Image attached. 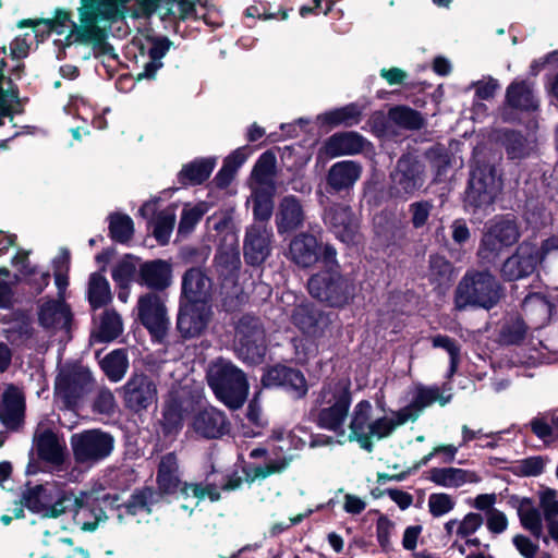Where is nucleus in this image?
Returning <instances> with one entry per match:
<instances>
[{
    "mask_svg": "<svg viewBox=\"0 0 558 558\" xmlns=\"http://www.w3.org/2000/svg\"><path fill=\"white\" fill-rule=\"evenodd\" d=\"M506 101L509 107L522 111H534L538 108L532 86L524 81L513 82L507 87Z\"/></svg>",
    "mask_w": 558,
    "mask_h": 558,
    "instance_id": "nucleus-36",
    "label": "nucleus"
},
{
    "mask_svg": "<svg viewBox=\"0 0 558 558\" xmlns=\"http://www.w3.org/2000/svg\"><path fill=\"white\" fill-rule=\"evenodd\" d=\"M294 325L307 337L320 339L329 328V318L320 311L306 305L298 306L292 315Z\"/></svg>",
    "mask_w": 558,
    "mask_h": 558,
    "instance_id": "nucleus-20",
    "label": "nucleus"
},
{
    "mask_svg": "<svg viewBox=\"0 0 558 558\" xmlns=\"http://www.w3.org/2000/svg\"><path fill=\"white\" fill-rule=\"evenodd\" d=\"M502 181L496 168L489 163H477L471 171L465 192V206L473 214H486L500 193Z\"/></svg>",
    "mask_w": 558,
    "mask_h": 558,
    "instance_id": "nucleus-4",
    "label": "nucleus"
},
{
    "mask_svg": "<svg viewBox=\"0 0 558 558\" xmlns=\"http://www.w3.org/2000/svg\"><path fill=\"white\" fill-rule=\"evenodd\" d=\"M209 225L218 233H225L226 240L236 242L232 216L228 213L216 214L208 219Z\"/></svg>",
    "mask_w": 558,
    "mask_h": 558,
    "instance_id": "nucleus-64",
    "label": "nucleus"
},
{
    "mask_svg": "<svg viewBox=\"0 0 558 558\" xmlns=\"http://www.w3.org/2000/svg\"><path fill=\"white\" fill-rule=\"evenodd\" d=\"M292 461V457H282L269 460L264 466H255L252 470L253 480L266 478L271 474L283 472Z\"/></svg>",
    "mask_w": 558,
    "mask_h": 558,
    "instance_id": "nucleus-62",
    "label": "nucleus"
},
{
    "mask_svg": "<svg viewBox=\"0 0 558 558\" xmlns=\"http://www.w3.org/2000/svg\"><path fill=\"white\" fill-rule=\"evenodd\" d=\"M506 245L501 244L499 240L495 239L488 231L484 233L477 256L482 264H493L498 258L501 251Z\"/></svg>",
    "mask_w": 558,
    "mask_h": 558,
    "instance_id": "nucleus-53",
    "label": "nucleus"
},
{
    "mask_svg": "<svg viewBox=\"0 0 558 558\" xmlns=\"http://www.w3.org/2000/svg\"><path fill=\"white\" fill-rule=\"evenodd\" d=\"M434 348L445 350L450 356V373L453 374L460 362L461 347L457 340L446 335H435L430 337Z\"/></svg>",
    "mask_w": 558,
    "mask_h": 558,
    "instance_id": "nucleus-54",
    "label": "nucleus"
},
{
    "mask_svg": "<svg viewBox=\"0 0 558 558\" xmlns=\"http://www.w3.org/2000/svg\"><path fill=\"white\" fill-rule=\"evenodd\" d=\"M538 263L539 248L533 243L523 242L515 253L504 262L500 272L507 281L519 280L532 275Z\"/></svg>",
    "mask_w": 558,
    "mask_h": 558,
    "instance_id": "nucleus-14",
    "label": "nucleus"
},
{
    "mask_svg": "<svg viewBox=\"0 0 558 558\" xmlns=\"http://www.w3.org/2000/svg\"><path fill=\"white\" fill-rule=\"evenodd\" d=\"M373 405L367 400L360 401L353 409L350 421V435H363L366 436L372 420Z\"/></svg>",
    "mask_w": 558,
    "mask_h": 558,
    "instance_id": "nucleus-47",
    "label": "nucleus"
},
{
    "mask_svg": "<svg viewBox=\"0 0 558 558\" xmlns=\"http://www.w3.org/2000/svg\"><path fill=\"white\" fill-rule=\"evenodd\" d=\"M215 167V160L210 158L198 159L186 166L179 173L182 183L201 184L207 180Z\"/></svg>",
    "mask_w": 558,
    "mask_h": 558,
    "instance_id": "nucleus-43",
    "label": "nucleus"
},
{
    "mask_svg": "<svg viewBox=\"0 0 558 558\" xmlns=\"http://www.w3.org/2000/svg\"><path fill=\"white\" fill-rule=\"evenodd\" d=\"M437 400H440L442 405L447 402V400L440 399L438 388H418L412 402L403 409H410L411 413L415 415L414 417L410 418V421H415L422 410L429 407Z\"/></svg>",
    "mask_w": 558,
    "mask_h": 558,
    "instance_id": "nucleus-50",
    "label": "nucleus"
},
{
    "mask_svg": "<svg viewBox=\"0 0 558 558\" xmlns=\"http://www.w3.org/2000/svg\"><path fill=\"white\" fill-rule=\"evenodd\" d=\"M192 427L198 436L215 439L229 432V422L223 412L216 408H206L194 415Z\"/></svg>",
    "mask_w": 558,
    "mask_h": 558,
    "instance_id": "nucleus-19",
    "label": "nucleus"
},
{
    "mask_svg": "<svg viewBox=\"0 0 558 558\" xmlns=\"http://www.w3.org/2000/svg\"><path fill=\"white\" fill-rule=\"evenodd\" d=\"M236 242H229L221 246L215 257L217 270L223 277L233 276L241 266L240 253Z\"/></svg>",
    "mask_w": 558,
    "mask_h": 558,
    "instance_id": "nucleus-41",
    "label": "nucleus"
},
{
    "mask_svg": "<svg viewBox=\"0 0 558 558\" xmlns=\"http://www.w3.org/2000/svg\"><path fill=\"white\" fill-rule=\"evenodd\" d=\"M454 506V499L448 494L434 493L428 497V509L430 514L435 518L449 513Z\"/></svg>",
    "mask_w": 558,
    "mask_h": 558,
    "instance_id": "nucleus-61",
    "label": "nucleus"
},
{
    "mask_svg": "<svg viewBox=\"0 0 558 558\" xmlns=\"http://www.w3.org/2000/svg\"><path fill=\"white\" fill-rule=\"evenodd\" d=\"M428 279L430 282L441 287L448 286L452 280V265L444 256L434 254L428 259Z\"/></svg>",
    "mask_w": 558,
    "mask_h": 558,
    "instance_id": "nucleus-48",
    "label": "nucleus"
},
{
    "mask_svg": "<svg viewBox=\"0 0 558 558\" xmlns=\"http://www.w3.org/2000/svg\"><path fill=\"white\" fill-rule=\"evenodd\" d=\"M211 315V307L207 302L180 301L177 330L185 339L198 337L207 328Z\"/></svg>",
    "mask_w": 558,
    "mask_h": 558,
    "instance_id": "nucleus-12",
    "label": "nucleus"
},
{
    "mask_svg": "<svg viewBox=\"0 0 558 558\" xmlns=\"http://www.w3.org/2000/svg\"><path fill=\"white\" fill-rule=\"evenodd\" d=\"M87 295L93 308L107 305L112 300L110 284L99 272H93L88 279Z\"/></svg>",
    "mask_w": 558,
    "mask_h": 558,
    "instance_id": "nucleus-40",
    "label": "nucleus"
},
{
    "mask_svg": "<svg viewBox=\"0 0 558 558\" xmlns=\"http://www.w3.org/2000/svg\"><path fill=\"white\" fill-rule=\"evenodd\" d=\"M25 410V400L22 391L9 386L3 392L0 404V421L8 428L15 429L21 424Z\"/></svg>",
    "mask_w": 558,
    "mask_h": 558,
    "instance_id": "nucleus-26",
    "label": "nucleus"
},
{
    "mask_svg": "<svg viewBox=\"0 0 558 558\" xmlns=\"http://www.w3.org/2000/svg\"><path fill=\"white\" fill-rule=\"evenodd\" d=\"M501 244L510 246L519 239V230L513 220L500 219L495 221L487 230Z\"/></svg>",
    "mask_w": 558,
    "mask_h": 558,
    "instance_id": "nucleus-51",
    "label": "nucleus"
},
{
    "mask_svg": "<svg viewBox=\"0 0 558 558\" xmlns=\"http://www.w3.org/2000/svg\"><path fill=\"white\" fill-rule=\"evenodd\" d=\"M425 182V167L412 155L401 156L390 173L389 194L392 197L408 199Z\"/></svg>",
    "mask_w": 558,
    "mask_h": 558,
    "instance_id": "nucleus-10",
    "label": "nucleus"
},
{
    "mask_svg": "<svg viewBox=\"0 0 558 558\" xmlns=\"http://www.w3.org/2000/svg\"><path fill=\"white\" fill-rule=\"evenodd\" d=\"M525 333V323L520 318L511 319L502 326L500 340L505 344H518L524 339Z\"/></svg>",
    "mask_w": 558,
    "mask_h": 558,
    "instance_id": "nucleus-59",
    "label": "nucleus"
},
{
    "mask_svg": "<svg viewBox=\"0 0 558 558\" xmlns=\"http://www.w3.org/2000/svg\"><path fill=\"white\" fill-rule=\"evenodd\" d=\"M175 222V215L171 210L160 211L154 222V235L160 244H167Z\"/></svg>",
    "mask_w": 558,
    "mask_h": 558,
    "instance_id": "nucleus-56",
    "label": "nucleus"
},
{
    "mask_svg": "<svg viewBox=\"0 0 558 558\" xmlns=\"http://www.w3.org/2000/svg\"><path fill=\"white\" fill-rule=\"evenodd\" d=\"M3 77H0V126L8 121L14 128L13 112L14 104H17V93L15 90L4 89L2 86Z\"/></svg>",
    "mask_w": 558,
    "mask_h": 558,
    "instance_id": "nucleus-58",
    "label": "nucleus"
},
{
    "mask_svg": "<svg viewBox=\"0 0 558 558\" xmlns=\"http://www.w3.org/2000/svg\"><path fill=\"white\" fill-rule=\"evenodd\" d=\"M325 223L341 242L353 243L357 236V219L349 206L332 205L324 215Z\"/></svg>",
    "mask_w": 558,
    "mask_h": 558,
    "instance_id": "nucleus-16",
    "label": "nucleus"
},
{
    "mask_svg": "<svg viewBox=\"0 0 558 558\" xmlns=\"http://www.w3.org/2000/svg\"><path fill=\"white\" fill-rule=\"evenodd\" d=\"M366 141L355 132H342L330 136L325 145V154L331 158L355 155L363 150Z\"/></svg>",
    "mask_w": 558,
    "mask_h": 558,
    "instance_id": "nucleus-28",
    "label": "nucleus"
},
{
    "mask_svg": "<svg viewBox=\"0 0 558 558\" xmlns=\"http://www.w3.org/2000/svg\"><path fill=\"white\" fill-rule=\"evenodd\" d=\"M74 460L82 465L93 466L107 459L114 448V438L101 429H88L71 436Z\"/></svg>",
    "mask_w": 558,
    "mask_h": 558,
    "instance_id": "nucleus-6",
    "label": "nucleus"
},
{
    "mask_svg": "<svg viewBox=\"0 0 558 558\" xmlns=\"http://www.w3.org/2000/svg\"><path fill=\"white\" fill-rule=\"evenodd\" d=\"M157 484L160 494H173L178 489L181 490L183 484L180 478L179 463L174 453L170 452L161 458L157 472Z\"/></svg>",
    "mask_w": 558,
    "mask_h": 558,
    "instance_id": "nucleus-32",
    "label": "nucleus"
},
{
    "mask_svg": "<svg viewBox=\"0 0 558 558\" xmlns=\"http://www.w3.org/2000/svg\"><path fill=\"white\" fill-rule=\"evenodd\" d=\"M311 295L330 306H342L353 296L354 287L350 279L335 269L313 275L307 283Z\"/></svg>",
    "mask_w": 558,
    "mask_h": 558,
    "instance_id": "nucleus-7",
    "label": "nucleus"
},
{
    "mask_svg": "<svg viewBox=\"0 0 558 558\" xmlns=\"http://www.w3.org/2000/svg\"><path fill=\"white\" fill-rule=\"evenodd\" d=\"M211 280L201 267L187 269L182 277L181 300L185 302H206Z\"/></svg>",
    "mask_w": 558,
    "mask_h": 558,
    "instance_id": "nucleus-23",
    "label": "nucleus"
},
{
    "mask_svg": "<svg viewBox=\"0 0 558 558\" xmlns=\"http://www.w3.org/2000/svg\"><path fill=\"white\" fill-rule=\"evenodd\" d=\"M38 316L43 327L53 330L68 329L72 319L71 311L63 300L45 301Z\"/></svg>",
    "mask_w": 558,
    "mask_h": 558,
    "instance_id": "nucleus-27",
    "label": "nucleus"
},
{
    "mask_svg": "<svg viewBox=\"0 0 558 558\" xmlns=\"http://www.w3.org/2000/svg\"><path fill=\"white\" fill-rule=\"evenodd\" d=\"M362 174V166L353 160L333 163L327 173L328 190L335 193L350 191Z\"/></svg>",
    "mask_w": 558,
    "mask_h": 558,
    "instance_id": "nucleus-21",
    "label": "nucleus"
},
{
    "mask_svg": "<svg viewBox=\"0 0 558 558\" xmlns=\"http://www.w3.org/2000/svg\"><path fill=\"white\" fill-rule=\"evenodd\" d=\"M305 211L299 198L293 195L282 197L275 214V223L279 234L301 229L305 221Z\"/></svg>",
    "mask_w": 558,
    "mask_h": 558,
    "instance_id": "nucleus-18",
    "label": "nucleus"
},
{
    "mask_svg": "<svg viewBox=\"0 0 558 558\" xmlns=\"http://www.w3.org/2000/svg\"><path fill=\"white\" fill-rule=\"evenodd\" d=\"M100 365L111 381L121 380L129 367L125 351L122 349L112 351L102 359Z\"/></svg>",
    "mask_w": 558,
    "mask_h": 558,
    "instance_id": "nucleus-45",
    "label": "nucleus"
},
{
    "mask_svg": "<svg viewBox=\"0 0 558 558\" xmlns=\"http://www.w3.org/2000/svg\"><path fill=\"white\" fill-rule=\"evenodd\" d=\"M123 400L134 412L148 409L157 400L156 384L148 375L134 374L123 386Z\"/></svg>",
    "mask_w": 558,
    "mask_h": 558,
    "instance_id": "nucleus-15",
    "label": "nucleus"
},
{
    "mask_svg": "<svg viewBox=\"0 0 558 558\" xmlns=\"http://www.w3.org/2000/svg\"><path fill=\"white\" fill-rule=\"evenodd\" d=\"M235 350L243 361L257 364L266 352L265 329L260 319L245 314L235 325Z\"/></svg>",
    "mask_w": 558,
    "mask_h": 558,
    "instance_id": "nucleus-8",
    "label": "nucleus"
},
{
    "mask_svg": "<svg viewBox=\"0 0 558 558\" xmlns=\"http://www.w3.org/2000/svg\"><path fill=\"white\" fill-rule=\"evenodd\" d=\"M428 480L438 486L457 489L466 484H476L482 478L472 470L445 466L432 468L428 471Z\"/></svg>",
    "mask_w": 558,
    "mask_h": 558,
    "instance_id": "nucleus-24",
    "label": "nucleus"
},
{
    "mask_svg": "<svg viewBox=\"0 0 558 558\" xmlns=\"http://www.w3.org/2000/svg\"><path fill=\"white\" fill-rule=\"evenodd\" d=\"M361 117L360 109L356 105H348L345 107L329 111L320 116V119L330 125L343 124L352 126L359 123Z\"/></svg>",
    "mask_w": 558,
    "mask_h": 558,
    "instance_id": "nucleus-49",
    "label": "nucleus"
},
{
    "mask_svg": "<svg viewBox=\"0 0 558 558\" xmlns=\"http://www.w3.org/2000/svg\"><path fill=\"white\" fill-rule=\"evenodd\" d=\"M89 495L81 492L74 495L72 492L58 490L56 488L54 497L49 506L46 518H58L66 511L74 512V520L83 531L96 530L100 521H105L107 517L101 509L87 510V499Z\"/></svg>",
    "mask_w": 558,
    "mask_h": 558,
    "instance_id": "nucleus-5",
    "label": "nucleus"
},
{
    "mask_svg": "<svg viewBox=\"0 0 558 558\" xmlns=\"http://www.w3.org/2000/svg\"><path fill=\"white\" fill-rule=\"evenodd\" d=\"M0 323L3 325L2 332L7 340L12 344L25 343L33 333L29 318L22 313H10L0 316Z\"/></svg>",
    "mask_w": 558,
    "mask_h": 558,
    "instance_id": "nucleus-30",
    "label": "nucleus"
},
{
    "mask_svg": "<svg viewBox=\"0 0 558 558\" xmlns=\"http://www.w3.org/2000/svg\"><path fill=\"white\" fill-rule=\"evenodd\" d=\"M35 446L38 456L52 464L63 462V448L51 430H44L35 436Z\"/></svg>",
    "mask_w": 558,
    "mask_h": 558,
    "instance_id": "nucleus-38",
    "label": "nucleus"
},
{
    "mask_svg": "<svg viewBox=\"0 0 558 558\" xmlns=\"http://www.w3.org/2000/svg\"><path fill=\"white\" fill-rule=\"evenodd\" d=\"M553 306L550 302L541 293H532L524 298L522 311L535 328H539L548 323Z\"/></svg>",
    "mask_w": 558,
    "mask_h": 558,
    "instance_id": "nucleus-35",
    "label": "nucleus"
},
{
    "mask_svg": "<svg viewBox=\"0 0 558 558\" xmlns=\"http://www.w3.org/2000/svg\"><path fill=\"white\" fill-rule=\"evenodd\" d=\"M505 291L498 279L487 270L470 269L459 281L454 291V306L490 310L504 298Z\"/></svg>",
    "mask_w": 558,
    "mask_h": 558,
    "instance_id": "nucleus-1",
    "label": "nucleus"
},
{
    "mask_svg": "<svg viewBox=\"0 0 558 558\" xmlns=\"http://www.w3.org/2000/svg\"><path fill=\"white\" fill-rule=\"evenodd\" d=\"M315 422L324 429L344 434L343 424L351 405L350 384L345 380H332L320 389L316 399Z\"/></svg>",
    "mask_w": 558,
    "mask_h": 558,
    "instance_id": "nucleus-2",
    "label": "nucleus"
},
{
    "mask_svg": "<svg viewBox=\"0 0 558 558\" xmlns=\"http://www.w3.org/2000/svg\"><path fill=\"white\" fill-rule=\"evenodd\" d=\"M162 495L151 487L135 490L125 504L126 513L137 515L143 512L150 513L151 507L161 501Z\"/></svg>",
    "mask_w": 558,
    "mask_h": 558,
    "instance_id": "nucleus-39",
    "label": "nucleus"
},
{
    "mask_svg": "<svg viewBox=\"0 0 558 558\" xmlns=\"http://www.w3.org/2000/svg\"><path fill=\"white\" fill-rule=\"evenodd\" d=\"M109 230L112 239L120 243L128 242L134 232L133 221L126 215H111Z\"/></svg>",
    "mask_w": 558,
    "mask_h": 558,
    "instance_id": "nucleus-52",
    "label": "nucleus"
},
{
    "mask_svg": "<svg viewBox=\"0 0 558 558\" xmlns=\"http://www.w3.org/2000/svg\"><path fill=\"white\" fill-rule=\"evenodd\" d=\"M54 492L56 487L48 484L27 487L22 494V506L46 518Z\"/></svg>",
    "mask_w": 558,
    "mask_h": 558,
    "instance_id": "nucleus-34",
    "label": "nucleus"
},
{
    "mask_svg": "<svg viewBox=\"0 0 558 558\" xmlns=\"http://www.w3.org/2000/svg\"><path fill=\"white\" fill-rule=\"evenodd\" d=\"M207 381L216 397L228 408H241L247 397L248 385L244 373L223 359L213 362L207 369Z\"/></svg>",
    "mask_w": 558,
    "mask_h": 558,
    "instance_id": "nucleus-3",
    "label": "nucleus"
},
{
    "mask_svg": "<svg viewBox=\"0 0 558 558\" xmlns=\"http://www.w3.org/2000/svg\"><path fill=\"white\" fill-rule=\"evenodd\" d=\"M539 507L546 525L558 520V497L556 490L546 488L539 492Z\"/></svg>",
    "mask_w": 558,
    "mask_h": 558,
    "instance_id": "nucleus-60",
    "label": "nucleus"
},
{
    "mask_svg": "<svg viewBox=\"0 0 558 558\" xmlns=\"http://www.w3.org/2000/svg\"><path fill=\"white\" fill-rule=\"evenodd\" d=\"M509 505L517 510L521 525L535 538H539L543 535L542 514L534 507L532 500L530 498L512 496L509 499Z\"/></svg>",
    "mask_w": 558,
    "mask_h": 558,
    "instance_id": "nucleus-31",
    "label": "nucleus"
},
{
    "mask_svg": "<svg viewBox=\"0 0 558 558\" xmlns=\"http://www.w3.org/2000/svg\"><path fill=\"white\" fill-rule=\"evenodd\" d=\"M137 317L157 342H165L170 330V318L166 300L155 292L142 294L136 304Z\"/></svg>",
    "mask_w": 558,
    "mask_h": 558,
    "instance_id": "nucleus-9",
    "label": "nucleus"
},
{
    "mask_svg": "<svg viewBox=\"0 0 558 558\" xmlns=\"http://www.w3.org/2000/svg\"><path fill=\"white\" fill-rule=\"evenodd\" d=\"M268 386H282L291 390L296 398H301L307 392V385L303 374L290 367L277 365L268 371L264 378Z\"/></svg>",
    "mask_w": 558,
    "mask_h": 558,
    "instance_id": "nucleus-25",
    "label": "nucleus"
},
{
    "mask_svg": "<svg viewBox=\"0 0 558 558\" xmlns=\"http://www.w3.org/2000/svg\"><path fill=\"white\" fill-rule=\"evenodd\" d=\"M251 190L252 193L250 201L253 203V215L255 219L254 223L268 225V220L270 219L274 210L272 197L276 191L254 189Z\"/></svg>",
    "mask_w": 558,
    "mask_h": 558,
    "instance_id": "nucleus-42",
    "label": "nucleus"
},
{
    "mask_svg": "<svg viewBox=\"0 0 558 558\" xmlns=\"http://www.w3.org/2000/svg\"><path fill=\"white\" fill-rule=\"evenodd\" d=\"M274 233L266 223H252L246 228L243 241L245 262L252 266L263 264L271 254Z\"/></svg>",
    "mask_w": 558,
    "mask_h": 558,
    "instance_id": "nucleus-13",
    "label": "nucleus"
},
{
    "mask_svg": "<svg viewBox=\"0 0 558 558\" xmlns=\"http://www.w3.org/2000/svg\"><path fill=\"white\" fill-rule=\"evenodd\" d=\"M171 41L168 38H156L151 41L148 53L150 61L144 65L143 73L138 74V77L151 78L155 76L158 69L162 66L161 59L166 56L170 49Z\"/></svg>",
    "mask_w": 558,
    "mask_h": 558,
    "instance_id": "nucleus-44",
    "label": "nucleus"
},
{
    "mask_svg": "<svg viewBox=\"0 0 558 558\" xmlns=\"http://www.w3.org/2000/svg\"><path fill=\"white\" fill-rule=\"evenodd\" d=\"M389 117L396 124L405 129L417 130L423 125L421 114L408 107H397L391 109Z\"/></svg>",
    "mask_w": 558,
    "mask_h": 558,
    "instance_id": "nucleus-55",
    "label": "nucleus"
},
{
    "mask_svg": "<svg viewBox=\"0 0 558 558\" xmlns=\"http://www.w3.org/2000/svg\"><path fill=\"white\" fill-rule=\"evenodd\" d=\"M320 255L322 246L312 234L302 232L290 242L289 256L300 267H312L319 260Z\"/></svg>",
    "mask_w": 558,
    "mask_h": 558,
    "instance_id": "nucleus-22",
    "label": "nucleus"
},
{
    "mask_svg": "<svg viewBox=\"0 0 558 558\" xmlns=\"http://www.w3.org/2000/svg\"><path fill=\"white\" fill-rule=\"evenodd\" d=\"M499 141L505 147L508 157L511 159L526 158L534 149L533 142L515 131H501Z\"/></svg>",
    "mask_w": 558,
    "mask_h": 558,
    "instance_id": "nucleus-37",
    "label": "nucleus"
},
{
    "mask_svg": "<svg viewBox=\"0 0 558 558\" xmlns=\"http://www.w3.org/2000/svg\"><path fill=\"white\" fill-rule=\"evenodd\" d=\"M92 388V374L82 365L64 367L56 379V393L66 407H75Z\"/></svg>",
    "mask_w": 558,
    "mask_h": 558,
    "instance_id": "nucleus-11",
    "label": "nucleus"
},
{
    "mask_svg": "<svg viewBox=\"0 0 558 558\" xmlns=\"http://www.w3.org/2000/svg\"><path fill=\"white\" fill-rule=\"evenodd\" d=\"M123 324L121 316L114 310H106L101 317L96 338L100 342H109L122 333Z\"/></svg>",
    "mask_w": 558,
    "mask_h": 558,
    "instance_id": "nucleus-46",
    "label": "nucleus"
},
{
    "mask_svg": "<svg viewBox=\"0 0 558 558\" xmlns=\"http://www.w3.org/2000/svg\"><path fill=\"white\" fill-rule=\"evenodd\" d=\"M181 493L186 497L192 495L198 500H203L208 497L211 501H218L220 499V493L217 486L213 483H184L181 487Z\"/></svg>",
    "mask_w": 558,
    "mask_h": 558,
    "instance_id": "nucleus-57",
    "label": "nucleus"
},
{
    "mask_svg": "<svg viewBox=\"0 0 558 558\" xmlns=\"http://www.w3.org/2000/svg\"><path fill=\"white\" fill-rule=\"evenodd\" d=\"M414 416L410 409L393 411L389 416L374 420L366 435L373 436L376 440L387 438L391 436L399 426L405 424Z\"/></svg>",
    "mask_w": 558,
    "mask_h": 558,
    "instance_id": "nucleus-33",
    "label": "nucleus"
},
{
    "mask_svg": "<svg viewBox=\"0 0 558 558\" xmlns=\"http://www.w3.org/2000/svg\"><path fill=\"white\" fill-rule=\"evenodd\" d=\"M276 156L271 151L263 153L251 174V189L276 191Z\"/></svg>",
    "mask_w": 558,
    "mask_h": 558,
    "instance_id": "nucleus-29",
    "label": "nucleus"
},
{
    "mask_svg": "<svg viewBox=\"0 0 558 558\" xmlns=\"http://www.w3.org/2000/svg\"><path fill=\"white\" fill-rule=\"evenodd\" d=\"M136 282L150 292L163 291L172 283V266L165 259L144 262L138 267Z\"/></svg>",
    "mask_w": 558,
    "mask_h": 558,
    "instance_id": "nucleus-17",
    "label": "nucleus"
},
{
    "mask_svg": "<svg viewBox=\"0 0 558 558\" xmlns=\"http://www.w3.org/2000/svg\"><path fill=\"white\" fill-rule=\"evenodd\" d=\"M434 205L429 201H418L410 204L409 214L411 223L415 229L424 227L429 218Z\"/></svg>",
    "mask_w": 558,
    "mask_h": 558,
    "instance_id": "nucleus-63",
    "label": "nucleus"
}]
</instances>
